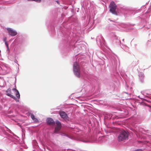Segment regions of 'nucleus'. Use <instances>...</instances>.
Listing matches in <instances>:
<instances>
[{
    "label": "nucleus",
    "instance_id": "39448f33",
    "mask_svg": "<svg viewBox=\"0 0 151 151\" xmlns=\"http://www.w3.org/2000/svg\"><path fill=\"white\" fill-rule=\"evenodd\" d=\"M6 95L10 97L11 98H12L14 99V100H16V101H18V100L17 99V98H16L15 97L13 96L11 94V88H9L7 89L6 91Z\"/></svg>",
    "mask_w": 151,
    "mask_h": 151
},
{
    "label": "nucleus",
    "instance_id": "4468645a",
    "mask_svg": "<svg viewBox=\"0 0 151 151\" xmlns=\"http://www.w3.org/2000/svg\"><path fill=\"white\" fill-rule=\"evenodd\" d=\"M134 151H142V150L141 149H138L136 150H135Z\"/></svg>",
    "mask_w": 151,
    "mask_h": 151
},
{
    "label": "nucleus",
    "instance_id": "0eeeda50",
    "mask_svg": "<svg viewBox=\"0 0 151 151\" xmlns=\"http://www.w3.org/2000/svg\"><path fill=\"white\" fill-rule=\"evenodd\" d=\"M46 122L48 125L54 126L55 123L53 119L51 118H48L46 119Z\"/></svg>",
    "mask_w": 151,
    "mask_h": 151
},
{
    "label": "nucleus",
    "instance_id": "1a4fd4ad",
    "mask_svg": "<svg viewBox=\"0 0 151 151\" xmlns=\"http://www.w3.org/2000/svg\"><path fill=\"white\" fill-rule=\"evenodd\" d=\"M56 127H58L61 128V124L59 121H58V120H57L56 121Z\"/></svg>",
    "mask_w": 151,
    "mask_h": 151
},
{
    "label": "nucleus",
    "instance_id": "f8f14e48",
    "mask_svg": "<svg viewBox=\"0 0 151 151\" xmlns=\"http://www.w3.org/2000/svg\"><path fill=\"white\" fill-rule=\"evenodd\" d=\"M5 44L7 47V48L8 49V48H9L8 44L7 43V42H5Z\"/></svg>",
    "mask_w": 151,
    "mask_h": 151
},
{
    "label": "nucleus",
    "instance_id": "20e7f679",
    "mask_svg": "<svg viewBox=\"0 0 151 151\" xmlns=\"http://www.w3.org/2000/svg\"><path fill=\"white\" fill-rule=\"evenodd\" d=\"M59 114L62 118L65 120H68L69 117L67 114L63 111H60L59 112Z\"/></svg>",
    "mask_w": 151,
    "mask_h": 151
},
{
    "label": "nucleus",
    "instance_id": "6e6552de",
    "mask_svg": "<svg viewBox=\"0 0 151 151\" xmlns=\"http://www.w3.org/2000/svg\"><path fill=\"white\" fill-rule=\"evenodd\" d=\"M12 90L14 92L17 98L19 99L20 97V95L19 91L15 88H13Z\"/></svg>",
    "mask_w": 151,
    "mask_h": 151
},
{
    "label": "nucleus",
    "instance_id": "423d86ee",
    "mask_svg": "<svg viewBox=\"0 0 151 151\" xmlns=\"http://www.w3.org/2000/svg\"><path fill=\"white\" fill-rule=\"evenodd\" d=\"M7 30L8 31L9 34L12 36H14L16 35L17 34L16 31L13 30L10 28H7Z\"/></svg>",
    "mask_w": 151,
    "mask_h": 151
},
{
    "label": "nucleus",
    "instance_id": "f03ea898",
    "mask_svg": "<svg viewBox=\"0 0 151 151\" xmlns=\"http://www.w3.org/2000/svg\"><path fill=\"white\" fill-rule=\"evenodd\" d=\"M128 136V134L126 131H123L118 136V139L119 141H122L127 139Z\"/></svg>",
    "mask_w": 151,
    "mask_h": 151
},
{
    "label": "nucleus",
    "instance_id": "2eb2a0df",
    "mask_svg": "<svg viewBox=\"0 0 151 151\" xmlns=\"http://www.w3.org/2000/svg\"><path fill=\"white\" fill-rule=\"evenodd\" d=\"M4 42H6V38H5L4 39Z\"/></svg>",
    "mask_w": 151,
    "mask_h": 151
},
{
    "label": "nucleus",
    "instance_id": "f257e3e1",
    "mask_svg": "<svg viewBox=\"0 0 151 151\" xmlns=\"http://www.w3.org/2000/svg\"><path fill=\"white\" fill-rule=\"evenodd\" d=\"M73 71L74 74L78 78L80 77V70L78 63L75 62L74 63L73 66Z\"/></svg>",
    "mask_w": 151,
    "mask_h": 151
},
{
    "label": "nucleus",
    "instance_id": "7ed1b4c3",
    "mask_svg": "<svg viewBox=\"0 0 151 151\" xmlns=\"http://www.w3.org/2000/svg\"><path fill=\"white\" fill-rule=\"evenodd\" d=\"M109 7L110 8V12L113 14L117 15V14L116 12V6L114 2H111L110 4Z\"/></svg>",
    "mask_w": 151,
    "mask_h": 151
},
{
    "label": "nucleus",
    "instance_id": "ddd939ff",
    "mask_svg": "<svg viewBox=\"0 0 151 151\" xmlns=\"http://www.w3.org/2000/svg\"><path fill=\"white\" fill-rule=\"evenodd\" d=\"M35 1L37 2H40L41 1V0H35Z\"/></svg>",
    "mask_w": 151,
    "mask_h": 151
},
{
    "label": "nucleus",
    "instance_id": "9d476101",
    "mask_svg": "<svg viewBox=\"0 0 151 151\" xmlns=\"http://www.w3.org/2000/svg\"><path fill=\"white\" fill-rule=\"evenodd\" d=\"M31 117L34 121L35 122H37L38 121V120L36 118H35V116L33 114H32L31 115Z\"/></svg>",
    "mask_w": 151,
    "mask_h": 151
},
{
    "label": "nucleus",
    "instance_id": "9b49d317",
    "mask_svg": "<svg viewBox=\"0 0 151 151\" xmlns=\"http://www.w3.org/2000/svg\"><path fill=\"white\" fill-rule=\"evenodd\" d=\"M61 128L58 127H55L54 132V133H57L58 131L61 129Z\"/></svg>",
    "mask_w": 151,
    "mask_h": 151
},
{
    "label": "nucleus",
    "instance_id": "dca6fc26",
    "mask_svg": "<svg viewBox=\"0 0 151 151\" xmlns=\"http://www.w3.org/2000/svg\"><path fill=\"white\" fill-rule=\"evenodd\" d=\"M148 106L150 108H151V106L150 105H148Z\"/></svg>",
    "mask_w": 151,
    "mask_h": 151
}]
</instances>
